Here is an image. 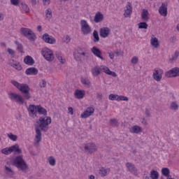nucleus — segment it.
<instances>
[{
    "label": "nucleus",
    "mask_w": 179,
    "mask_h": 179,
    "mask_svg": "<svg viewBox=\"0 0 179 179\" xmlns=\"http://www.w3.org/2000/svg\"><path fill=\"white\" fill-rule=\"evenodd\" d=\"M27 110L29 117H31V118H36L37 114L43 116L36 120V124H34L36 132L35 141L36 143H40L42 136L41 131L42 132L48 131V125L51 124V117L47 116V109L41 106V105L31 104Z\"/></svg>",
    "instance_id": "nucleus-1"
},
{
    "label": "nucleus",
    "mask_w": 179,
    "mask_h": 179,
    "mask_svg": "<svg viewBox=\"0 0 179 179\" xmlns=\"http://www.w3.org/2000/svg\"><path fill=\"white\" fill-rule=\"evenodd\" d=\"M12 85L15 86L16 88L24 94V97L26 100H30L31 99V95L30 94V87L27 84H20L16 80H11Z\"/></svg>",
    "instance_id": "nucleus-2"
},
{
    "label": "nucleus",
    "mask_w": 179,
    "mask_h": 179,
    "mask_svg": "<svg viewBox=\"0 0 179 179\" xmlns=\"http://www.w3.org/2000/svg\"><path fill=\"white\" fill-rule=\"evenodd\" d=\"M13 166L18 169L20 171H22L23 173H26L27 170H29V166L24 159H23V157L17 156L13 159Z\"/></svg>",
    "instance_id": "nucleus-3"
},
{
    "label": "nucleus",
    "mask_w": 179,
    "mask_h": 179,
    "mask_svg": "<svg viewBox=\"0 0 179 179\" xmlns=\"http://www.w3.org/2000/svg\"><path fill=\"white\" fill-rule=\"evenodd\" d=\"M20 34L30 40V41H36V34L31 31V29L29 28L22 27L20 29Z\"/></svg>",
    "instance_id": "nucleus-4"
},
{
    "label": "nucleus",
    "mask_w": 179,
    "mask_h": 179,
    "mask_svg": "<svg viewBox=\"0 0 179 179\" xmlns=\"http://www.w3.org/2000/svg\"><path fill=\"white\" fill-rule=\"evenodd\" d=\"M41 54L43 58H45V59L49 62H51L55 58L54 52L52 50H51V49L48 48H43L41 50Z\"/></svg>",
    "instance_id": "nucleus-5"
},
{
    "label": "nucleus",
    "mask_w": 179,
    "mask_h": 179,
    "mask_svg": "<svg viewBox=\"0 0 179 179\" xmlns=\"http://www.w3.org/2000/svg\"><path fill=\"white\" fill-rule=\"evenodd\" d=\"M9 99L12 101H15V103H18V104H24V100H23V98L20 94H17L14 92H11L9 94Z\"/></svg>",
    "instance_id": "nucleus-6"
},
{
    "label": "nucleus",
    "mask_w": 179,
    "mask_h": 179,
    "mask_svg": "<svg viewBox=\"0 0 179 179\" xmlns=\"http://www.w3.org/2000/svg\"><path fill=\"white\" fill-rule=\"evenodd\" d=\"M166 78H177L179 76V68L174 67L165 73Z\"/></svg>",
    "instance_id": "nucleus-7"
},
{
    "label": "nucleus",
    "mask_w": 179,
    "mask_h": 179,
    "mask_svg": "<svg viewBox=\"0 0 179 179\" xmlns=\"http://www.w3.org/2000/svg\"><path fill=\"white\" fill-rule=\"evenodd\" d=\"M84 149L85 152H88L90 155H92V153H94V152H97V146L93 143H89L85 144Z\"/></svg>",
    "instance_id": "nucleus-8"
},
{
    "label": "nucleus",
    "mask_w": 179,
    "mask_h": 179,
    "mask_svg": "<svg viewBox=\"0 0 179 179\" xmlns=\"http://www.w3.org/2000/svg\"><path fill=\"white\" fill-rule=\"evenodd\" d=\"M42 38L43 41H45V43H46L47 44H55V43H57V40H55V38L48 34H44L42 36Z\"/></svg>",
    "instance_id": "nucleus-9"
},
{
    "label": "nucleus",
    "mask_w": 179,
    "mask_h": 179,
    "mask_svg": "<svg viewBox=\"0 0 179 179\" xmlns=\"http://www.w3.org/2000/svg\"><path fill=\"white\" fill-rule=\"evenodd\" d=\"M126 168L127 169L128 171H129V173L131 174H134V176H138V169H136L135 164L131 162H127Z\"/></svg>",
    "instance_id": "nucleus-10"
},
{
    "label": "nucleus",
    "mask_w": 179,
    "mask_h": 179,
    "mask_svg": "<svg viewBox=\"0 0 179 179\" xmlns=\"http://www.w3.org/2000/svg\"><path fill=\"white\" fill-rule=\"evenodd\" d=\"M152 76L157 82H160L163 78V70L162 69H155Z\"/></svg>",
    "instance_id": "nucleus-11"
},
{
    "label": "nucleus",
    "mask_w": 179,
    "mask_h": 179,
    "mask_svg": "<svg viewBox=\"0 0 179 179\" xmlns=\"http://www.w3.org/2000/svg\"><path fill=\"white\" fill-rule=\"evenodd\" d=\"M92 114H94V108L93 107H88L87 109L81 114L80 117L82 118H88Z\"/></svg>",
    "instance_id": "nucleus-12"
},
{
    "label": "nucleus",
    "mask_w": 179,
    "mask_h": 179,
    "mask_svg": "<svg viewBox=\"0 0 179 179\" xmlns=\"http://www.w3.org/2000/svg\"><path fill=\"white\" fill-rule=\"evenodd\" d=\"M110 28L108 27H102L99 30V36L102 38H106L108 36H110Z\"/></svg>",
    "instance_id": "nucleus-13"
},
{
    "label": "nucleus",
    "mask_w": 179,
    "mask_h": 179,
    "mask_svg": "<svg viewBox=\"0 0 179 179\" xmlns=\"http://www.w3.org/2000/svg\"><path fill=\"white\" fill-rule=\"evenodd\" d=\"M8 150L10 151V153L14 152L16 155H20V153H22V150L20 149L19 145L17 144H15L10 147Z\"/></svg>",
    "instance_id": "nucleus-14"
},
{
    "label": "nucleus",
    "mask_w": 179,
    "mask_h": 179,
    "mask_svg": "<svg viewBox=\"0 0 179 179\" xmlns=\"http://www.w3.org/2000/svg\"><path fill=\"white\" fill-rule=\"evenodd\" d=\"M159 13L161 16H167V5L164 3L159 8Z\"/></svg>",
    "instance_id": "nucleus-15"
},
{
    "label": "nucleus",
    "mask_w": 179,
    "mask_h": 179,
    "mask_svg": "<svg viewBox=\"0 0 179 179\" xmlns=\"http://www.w3.org/2000/svg\"><path fill=\"white\" fill-rule=\"evenodd\" d=\"M103 20L104 15L101 12H98L95 14L94 17V22L95 23H100L101 22H103Z\"/></svg>",
    "instance_id": "nucleus-16"
},
{
    "label": "nucleus",
    "mask_w": 179,
    "mask_h": 179,
    "mask_svg": "<svg viewBox=\"0 0 179 179\" xmlns=\"http://www.w3.org/2000/svg\"><path fill=\"white\" fill-rule=\"evenodd\" d=\"M92 52L94 54V55H95L98 58H100V59H102V60L104 59V58L101 57V51L100 50V49L97 48L96 46H94L92 48Z\"/></svg>",
    "instance_id": "nucleus-17"
},
{
    "label": "nucleus",
    "mask_w": 179,
    "mask_h": 179,
    "mask_svg": "<svg viewBox=\"0 0 179 179\" xmlns=\"http://www.w3.org/2000/svg\"><path fill=\"white\" fill-rule=\"evenodd\" d=\"M85 94H86V92L85 90H76L74 96L76 99H83L85 97Z\"/></svg>",
    "instance_id": "nucleus-18"
},
{
    "label": "nucleus",
    "mask_w": 179,
    "mask_h": 179,
    "mask_svg": "<svg viewBox=\"0 0 179 179\" xmlns=\"http://www.w3.org/2000/svg\"><path fill=\"white\" fill-rule=\"evenodd\" d=\"M93 76H99L101 73V66H96L91 69Z\"/></svg>",
    "instance_id": "nucleus-19"
},
{
    "label": "nucleus",
    "mask_w": 179,
    "mask_h": 179,
    "mask_svg": "<svg viewBox=\"0 0 179 179\" xmlns=\"http://www.w3.org/2000/svg\"><path fill=\"white\" fill-rule=\"evenodd\" d=\"M131 13H132V4L130 2H128L124 15L125 17H128Z\"/></svg>",
    "instance_id": "nucleus-20"
},
{
    "label": "nucleus",
    "mask_w": 179,
    "mask_h": 179,
    "mask_svg": "<svg viewBox=\"0 0 179 179\" xmlns=\"http://www.w3.org/2000/svg\"><path fill=\"white\" fill-rule=\"evenodd\" d=\"M4 169V173L8 177H13L15 176V171H13L12 168L6 165Z\"/></svg>",
    "instance_id": "nucleus-21"
},
{
    "label": "nucleus",
    "mask_w": 179,
    "mask_h": 179,
    "mask_svg": "<svg viewBox=\"0 0 179 179\" xmlns=\"http://www.w3.org/2000/svg\"><path fill=\"white\" fill-rule=\"evenodd\" d=\"M25 73L26 75H37L38 73V69L35 67H30L27 69Z\"/></svg>",
    "instance_id": "nucleus-22"
},
{
    "label": "nucleus",
    "mask_w": 179,
    "mask_h": 179,
    "mask_svg": "<svg viewBox=\"0 0 179 179\" xmlns=\"http://www.w3.org/2000/svg\"><path fill=\"white\" fill-rule=\"evenodd\" d=\"M145 179H159V172H157V171H155V170L151 171L150 177L146 176Z\"/></svg>",
    "instance_id": "nucleus-23"
},
{
    "label": "nucleus",
    "mask_w": 179,
    "mask_h": 179,
    "mask_svg": "<svg viewBox=\"0 0 179 179\" xmlns=\"http://www.w3.org/2000/svg\"><path fill=\"white\" fill-rule=\"evenodd\" d=\"M24 62L27 65H34V59H33V57H31V56H26L24 59Z\"/></svg>",
    "instance_id": "nucleus-24"
},
{
    "label": "nucleus",
    "mask_w": 179,
    "mask_h": 179,
    "mask_svg": "<svg viewBox=\"0 0 179 179\" xmlns=\"http://www.w3.org/2000/svg\"><path fill=\"white\" fill-rule=\"evenodd\" d=\"M130 132L131 134H139L142 132V127L138 126V125H134L130 129Z\"/></svg>",
    "instance_id": "nucleus-25"
},
{
    "label": "nucleus",
    "mask_w": 179,
    "mask_h": 179,
    "mask_svg": "<svg viewBox=\"0 0 179 179\" xmlns=\"http://www.w3.org/2000/svg\"><path fill=\"white\" fill-rule=\"evenodd\" d=\"M141 18L144 22H148L149 21V11L146 9H143L141 13Z\"/></svg>",
    "instance_id": "nucleus-26"
},
{
    "label": "nucleus",
    "mask_w": 179,
    "mask_h": 179,
    "mask_svg": "<svg viewBox=\"0 0 179 179\" xmlns=\"http://www.w3.org/2000/svg\"><path fill=\"white\" fill-rule=\"evenodd\" d=\"M14 43L17 47V51L20 52V54H24V51L23 50V45H22V43H19L17 41H15Z\"/></svg>",
    "instance_id": "nucleus-27"
},
{
    "label": "nucleus",
    "mask_w": 179,
    "mask_h": 179,
    "mask_svg": "<svg viewBox=\"0 0 179 179\" xmlns=\"http://www.w3.org/2000/svg\"><path fill=\"white\" fill-rule=\"evenodd\" d=\"M150 44H151V45H152V47H155V48H158V47H159V39H157V38H156V37L151 38Z\"/></svg>",
    "instance_id": "nucleus-28"
},
{
    "label": "nucleus",
    "mask_w": 179,
    "mask_h": 179,
    "mask_svg": "<svg viewBox=\"0 0 179 179\" xmlns=\"http://www.w3.org/2000/svg\"><path fill=\"white\" fill-rule=\"evenodd\" d=\"M81 31L83 34L85 35L90 34V33H92V28L90 27V26L84 27L81 28Z\"/></svg>",
    "instance_id": "nucleus-29"
},
{
    "label": "nucleus",
    "mask_w": 179,
    "mask_h": 179,
    "mask_svg": "<svg viewBox=\"0 0 179 179\" xmlns=\"http://www.w3.org/2000/svg\"><path fill=\"white\" fill-rule=\"evenodd\" d=\"M56 58L61 62V64H65V59H62V53L59 51L55 52Z\"/></svg>",
    "instance_id": "nucleus-30"
},
{
    "label": "nucleus",
    "mask_w": 179,
    "mask_h": 179,
    "mask_svg": "<svg viewBox=\"0 0 179 179\" xmlns=\"http://www.w3.org/2000/svg\"><path fill=\"white\" fill-rule=\"evenodd\" d=\"M81 83L87 86V87H90V85H92L90 80H89L87 78H81Z\"/></svg>",
    "instance_id": "nucleus-31"
},
{
    "label": "nucleus",
    "mask_w": 179,
    "mask_h": 179,
    "mask_svg": "<svg viewBox=\"0 0 179 179\" xmlns=\"http://www.w3.org/2000/svg\"><path fill=\"white\" fill-rule=\"evenodd\" d=\"M92 36L94 37V43H99V41H100V37H99V32L96 30L94 31Z\"/></svg>",
    "instance_id": "nucleus-32"
},
{
    "label": "nucleus",
    "mask_w": 179,
    "mask_h": 179,
    "mask_svg": "<svg viewBox=\"0 0 179 179\" xmlns=\"http://www.w3.org/2000/svg\"><path fill=\"white\" fill-rule=\"evenodd\" d=\"M21 6H22V10H24L25 13H29L30 12V8L27 6V4H26L25 3H22Z\"/></svg>",
    "instance_id": "nucleus-33"
},
{
    "label": "nucleus",
    "mask_w": 179,
    "mask_h": 179,
    "mask_svg": "<svg viewBox=\"0 0 179 179\" xmlns=\"http://www.w3.org/2000/svg\"><path fill=\"white\" fill-rule=\"evenodd\" d=\"M162 173L165 177H169L170 176V169L169 168H162Z\"/></svg>",
    "instance_id": "nucleus-34"
},
{
    "label": "nucleus",
    "mask_w": 179,
    "mask_h": 179,
    "mask_svg": "<svg viewBox=\"0 0 179 179\" xmlns=\"http://www.w3.org/2000/svg\"><path fill=\"white\" fill-rule=\"evenodd\" d=\"M110 124L112 127H118L120 125V122H118V120L117 119H110Z\"/></svg>",
    "instance_id": "nucleus-35"
},
{
    "label": "nucleus",
    "mask_w": 179,
    "mask_h": 179,
    "mask_svg": "<svg viewBox=\"0 0 179 179\" xmlns=\"http://www.w3.org/2000/svg\"><path fill=\"white\" fill-rule=\"evenodd\" d=\"M45 16L46 19H51L52 17V10H51V8H48L45 10Z\"/></svg>",
    "instance_id": "nucleus-36"
},
{
    "label": "nucleus",
    "mask_w": 179,
    "mask_h": 179,
    "mask_svg": "<svg viewBox=\"0 0 179 179\" xmlns=\"http://www.w3.org/2000/svg\"><path fill=\"white\" fill-rule=\"evenodd\" d=\"M129 99L128 96H117L116 101H128Z\"/></svg>",
    "instance_id": "nucleus-37"
},
{
    "label": "nucleus",
    "mask_w": 179,
    "mask_h": 179,
    "mask_svg": "<svg viewBox=\"0 0 179 179\" xmlns=\"http://www.w3.org/2000/svg\"><path fill=\"white\" fill-rule=\"evenodd\" d=\"M7 135L9 139H10L11 141H13V142H16V141H17V136L14 135L12 133L8 134Z\"/></svg>",
    "instance_id": "nucleus-38"
},
{
    "label": "nucleus",
    "mask_w": 179,
    "mask_h": 179,
    "mask_svg": "<svg viewBox=\"0 0 179 179\" xmlns=\"http://www.w3.org/2000/svg\"><path fill=\"white\" fill-rule=\"evenodd\" d=\"M99 174H101V177H106V176H107V169H104V167H102L99 170Z\"/></svg>",
    "instance_id": "nucleus-39"
},
{
    "label": "nucleus",
    "mask_w": 179,
    "mask_h": 179,
    "mask_svg": "<svg viewBox=\"0 0 179 179\" xmlns=\"http://www.w3.org/2000/svg\"><path fill=\"white\" fill-rule=\"evenodd\" d=\"M110 69H108V67L107 66H101V72H104L105 73H107V75H108V73H110Z\"/></svg>",
    "instance_id": "nucleus-40"
},
{
    "label": "nucleus",
    "mask_w": 179,
    "mask_h": 179,
    "mask_svg": "<svg viewBox=\"0 0 179 179\" xmlns=\"http://www.w3.org/2000/svg\"><path fill=\"white\" fill-rule=\"evenodd\" d=\"M48 162H49V164L50 166H55L56 161H55V158H54V157H52V156L49 157Z\"/></svg>",
    "instance_id": "nucleus-41"
},
{
    "label": "nucleus",
    "mask_w": 179,
    "mask_h": 179,
    "mask_svg": "<svg viewBox=\"0 0 179 179\" xmlns=\"http://www.w3.org/2000/svg\"><path fill=\"white\" fill-rule=\"evenodd\" d=\"M178 56H179V52L176 51L175 53L172 55V57L170 59V61L171 62L176 61V59L178 58Z\"/></svg>",
    "instance_id": "nucleus-42"
},
{
    "label": "nucleus",
    "mask_w": 179,
    "mask_h": 179,
    "mask_svg": "<svg viewBox=\"0 0 179 179\" xmlns=\"http://www.w3.org/2000/svg\"><path fill=\"white\" fill-rule=\"evenodd\" d=\"M138 29H148V24L146 22H140L138 24Z\"/></svg>",
    "instance_id": "nucleus-43"
},
{
    "label": "nucleus",
    "mask_w": 179,
    "mask_h": 179,
    "mask_svg": "<svg viewBox=\"0 0 179 179\" xmlns=\"http://www.w3.org/2000/svg\"><path fill=\"white\" fill-rule=\"evenodd\" d=\"M77 54L79 56H82V57H86V52H82V48H78L77 49Z\"/></svg>",
    "instance_id": "nucleus-44"
},
{
    "label": "nucleus",
    "mask_w": 179,
    "mask_h": 179,
    "mask_svg": "<svg viewBox=\"0 0 179 179\" xmlns=\"http://www.w3.org/2000/svg\"><path fill=\"white\" fill-rule=\"evenodd\" d=\"M80 26H81V28H83V27H89V24H87V21L85 20H82L80 21Z\"/></svg>",
    "instance_id": "nucleus-45"
},
{
    "label": "nucleus",
    "mask_w": 179,
    "mask_h": 179,
    "mask_svg": "<svg viewBox=\"0 0 179 179\" xmlns=\"http://www.w3.org/2000/svg\"><path fill=\"white\" fill-rule=\"evenodd\" d=\"M171 110H178V104H177V103L176 102H172L171 103Z\"/></svg>",
    "instance_id": "nucleus-46"
},
{
    "label": "nucleus",
    "mask_w": 179,
    "mask_h": 179,
    "mask_svg": "<svg viewBox=\"0 0 179 179\" xmlns=\"http://www.w3.org/2000/svg\"><path fill=\"white\" fill-rule=\"evenodd\" d=\"M13 68H15V69H17V71H22V66L17 62L14 64V66H13Z\"/></svg>",
    "instance_id": "nucleus-47"
},
{
    "label": "nucleus",
    "mask_w": 179,
    "mask_h": 179,
    "mask_svg": "<svg viewBox=\"0 0 179 179\" xmlns=\"http://www.w3.org/2000/svg\"><path fill=\"white\" fill-rule=\"evenodd\" d=\"M1 153H3V155H10V153H12V152H10V151H9V148H8L2 149L1 150Z\"/></svg>",
    "instance_id": "nucleus-48"
},
{
    "label": "nucleus",
    "mask_w": 179,
    "mask_h": 179,
    "mask_svg": "<svg viewBox=\"0 0 179 179\" xmlns=\"http://www.w3.org/2000/svg\"><path fill=\"white\" fill-rule=\"evenodd\" d=\"M7 52H8V54H10V55H12L13 57H16L15 50H13V49H10L8 48L7 49Z\"/></svg>",
    "instance_id": "nucleus-49"
},
{
    "label": "nucleus",
    "mask_w": 179,
    "mask_h": 179,
    "mask_svg": "<svg viewBox=\"0 0 179 179\" xmlns=\"http://www.w3.org/2000/svg\"><path fill=\"white\" fill-rule=\"evenodd\" d=\"M19 2H20V0H10L11 5H14V6H17Z\"/></svg>",
    "instance_id": "nucleus-50"
},
{
    "label": "nucleus",
    "mask_w": 179,
    "mask_h": 179,
    "mask_svg": "<svg viewBox=\"0 0 179 179\" xmlns=\"http://www.w3.org/2000/svg\"><path fill=\"white\" fill-rule=\"evenodd\" d=\"M117 97H118V95L110 94L109 95V100H112V101L117 100Z\"/></svg>",
    "instance_id": "nucleus-51"
},
{
    "label": "nucleus",
    "mask_w": 179,
    "mask_h": 179,
    "mask_svg": "<svg viewBox=\"0 0 179 179\" xmlns=\"http://www.w3.org/2000/svg\"><path fill=\"white\" fill-rule=\"evenodd\" d=\"M39 86L40 87H45V86H47V82L45 81V80H41Z\"/></svg>",
    "instance_id": "nucleus-52"
},
{
    "label": "nucleus",
    "mask_w": 179,
    "mask_h": 179,
    "mask_svg": "<svg viewBox=\"0 0 179 179\" xmlns=\"http://www.w3.org/2000/svg\"><path fill=\"white\" fill-rule=\"evenodd\" d=\"M139 61V59H138V57H134L131 60V64H138V62Z\"/></svg>",
    "instance_id": "nucleus-53"
},
{
    "label": "nucleus",
    "mask_w": 179,
    "mask_h": 179,
    "mask_svg": "<svg viewBox=\"0 0 179 179\" xmlns=\"http://www.w3.org/2000/svg\"><path fill=\"white\" fill-rule=\"evenodd\" d=\"M17 62L15 61V59H11L10 62H9V65L10 66H13L14 67L15 66V64H16Z\"/></svg>",
    "instance_id": "nucleus-54"
},
{
    "label": "nucleus",
    "mask_w": 179,
    "mask_h": 179,
    "mask_svg": "<svg viewBox=\"0 0 179 179\" xmlns=\"http://www.w3.org/2000/svg\"><path fill=\"white\" fill-rule=\"evenodd\" d=\"M96 99H99V100H103V94L98 93L96 95Z\"/></svg>",
    "instance_id": "nucleus-55"
},
{
    "label": "nucleus",
    "mask_w": 179,
    "mask_h": 179,
    "mask_svg": "<svg viewBox=\"0 0 179 179\" xmlns=\"http://www.w3.org/2000/svg\"><path fill=\"white\" fill-rule=\"evenodd\" d=\"M141 123L143 124V125H148V121H146L145 117L141 118Z\"/></svg>",
    "instance_id": "nucleus-56"
},
{
    "label": "nucleus",
    "mask_w": 179,
    "mask_h": 179,
    "mask_svg": "<svg viewBox=\"0 0 179 179\" xmlns=\"http://www.w3.org/2000/svg\"><path fill=\"white\" fill-rule=\"evenodd\" d=\"M108 75L113 76V78H117V73H115V72H114V71H110Z\"/></svg>",
    "instance_id": "nucleus-57"
},
{
    "label": "nucleus",
    "mask_w": 179,
    "mask_h": 179,
    "mask_svg": "<svg viewBox=\"0 0 179 179\" xmlns=\"http://www.w3.org/2000/svg\"><path fill=\"white\" fill-rule=\"evenodd\" d=\"M68 111L71 114V115H73V108L72 107H69L68 108Z\"/></svg>",
    "instance_id": "nucleus-58"
},
{
    "label": "nucleus",
    "mask_w": 179,
    "mask_h": 179,
    "mask_svg": "<svg viewBox=\"0 0 179 179\" xmlns=\"http://www.w3.org/2000/svg\"><path fill=\"white\" fill-rule=\"evenodd\" d=\"M74 58H75V59H76V61H80V57L79 55H78V53H77V55L74 54Z\"/></svg>",
    "instance_id": "nucleus-59"
},
{
    "label": "nucleus",
    "mask_w": 179,
    "mask_h": 179,
    "mask_svg": "<svg viewBox=\"0 0 179 179\" xmlns=\"http://www.w3.org/2000/svg\"><path fill=\"white\" fill-rule=\"evenodd\" d=\"M69 41H71V37L69 35H67L66 36V44H68V43H69Z\"/></svg>",
    "instance_id": "nucleus-60"
},
{
    "label": "nucleus",
    "mask_w": 179,
    "mask_h": 179,
    "mask_svg": "<svg viewBox=\"0 0 179 179\" xmlns=\"http://www.w3.org/2000/svg\"><path fill=\"white\" fill-rule=\"evenodd\" d=\"M43 2L44 3V5H45V4L50 5L51 1L50 0H43Z\"/></svg>",
    "instance_id": "nucleus-61"
},
{
    "label": "nucleus",
    "mask_w": 179,
    "mask_h": 179,
    "mask_svg": "<svg viewBox=\"0 0 179 179\" xmlns=\"http://www.w3.org/2000/svg\"><path fill=\"white\" fill-rule=\"evenodd\" d=\"M31 3L33 6H36V5H37V0H31Z\"/></svg>",
    "instance_id": "nucleus-62"
},
{
    "label": "nucleus",
    "mask_w": 179,
    "mask_h": 179,
    "mask_svg": "<svg viewBox=\"0 0 179 179\" xmlns=\"http://www.w3.org/2000/svg\"><path fill=\"white\" fill-rule=\"evenodd\" d=\"M145 114L147 117H150V112L149 111V110L148 109L145 110Z\"/></svg>",
    "instance_id": "nucleus-63"
},
{
    "label": "nucleus",
    "mask_w": 179,
    "mask_h": 179,
    "mask_svg": "<svg viewBox=\"0 0 179 179\" xmlns=\"http://www.w3.org/2000/svg\"><path fill=\"white\" fill-rule=\"evenodd\" d=\"M30 155H31V156H37V153L34 151H30Z\"/></svg>",
    "instance_id": "nucleus-64"
}]
</instances>
